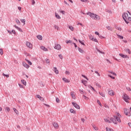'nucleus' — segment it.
Segmentation results:
<instances>
[{
	"instance_id": "34",
	"label": "nucleus",
	"mask_w": 131,
	"mask_h": 131,
	"mask_svg": "<svg viewBox=\"0 0 131 131\" xmlns=\"http://www.w3.org/2000/svg\"><path fill=\"white\" fill-rule=\"evenodd\" d=\"M97 103L99 105V106H100V107H102V104L101 103V102H100V100H97Z\"/></svg>"
},
{
	"instance_id": "32",
	"label": "nucleus",
	"mask_w": 131,
	"mask_h": 131,
	"mask_svg": "<svg viewBox=\"0 0 131 131\" xmlns=\"http://www.w3.org/2000/svg\"><path fill=\"white\" fill-rule=\"evenodd\" d=\"M20 21L21 23H24V25H25V22H26L25 19H21Z\"/></svg>"
},
{
	"instance_id": "9",
	"label": "nucleus",
	"mask_w": 131,
	"mask_h": 131,
	"mask_svg": "<svg viewBox=\"0 0 131 131\" xmlns=\"http://www.w3.org/2000/svg\"><path fill=\"white\" fill-rule=\"evenodd\" d=\"M53 125L54 128H56V129H58V128H59V125L58 124V123L54 122L53 123Z\"/></svg>"
},
{
	"instance_id": "37",
	"label": "nucleus",
	"mask_w": 131,
	"mask_h": 131,
	"mask_svg": "<svg viewBox=\"0 0 131 131\" xmlns=\"http://www.w3.org/2000/svg\"><path fill=\"white\" fill-rule=\"evenodd\" d=\"M16 23H17V24H18V25H20V20H19V19H16Z\"/></svg>"
},
{
	"instance_id": "4",
	"label": "nucleus",
	"mask_w": 131,
	"mask_h": 131,
	"mask_svg": "<svg viewBox=\"0 0 131 131\" xmlns=\"http://www.w3.org/2000/svg\"><path fill=\"white\" fill-rule=\"evenodd\" d=\"M123 99L125 101H126L127 103H128V101L130 100L129 97L127 96V95L124 94L123 95Z\"/></svg>"
},
{
	"instance_id": "2",
	"label": "nucleus",
	"mask_w": 131,
	"mask_h": 131,
	"mask_svg": "<svg viewBox=\"0 0 131 131\" xmlns=\"http://www.w3.org/2000/svg\"><path fill=\"white\" fill-rule=\"evenodd\" d=\"M86 15H88L92 18V19H93L94 20H96L97 21H99V20H100L101 17H100V16L98 14L92 13L91 12H88L86 13Z\"/></svg>"
},
{
	"instance_id": "7",
	"label": "nucleus",
	"mask_w": 131,
	"mask_h": 131,
	"mask_svg": "<svg viewBox=\"0 0 131 131\" xmlns=\"http://www.w3.org/2000/svg\"><path fill=\"white\" fill-rule=\"evenodd\" d=\"M26 45L27 47L29 49H32L33 45L32 43H31L30 42L27 41Z\"/></svg>"
},
{
	"instance_id": "42",
	"label": "nucleus",
	"mask_w": 131,
	"mask_h": 131,
	"mask_svg": "<svg viewBox=\"0 0 131 131\" xmlns=\"http://www.w3.org/2000/svg\"><path fill=\"white\" fill-rule=\"evenodd\" d=\"M0 54L1 55H3V54H4V51L2 49H0Z\"/></svg>"
},
{
	"instance_id": "36",
	"label": "nucleus",
	"mask_w": 131,
	"mask_h": 131,
	"mask_svg": "<svg viewBox=\"0 0 131 131\" xmlns=\"http://www.w3.org/2000/svg\"><path fill=\"white\" fill-rule=\"evenodd\" d=\"M93 127L94 128V129L95 130H98V129H99V128L98 127H97V126H93Z\"/></svg>"
},
{
	"instance_id": "54",
	"label": "nucleus",
	"mask_w": 131,
	"mask_h": 131,
	"mask_svg": "<svg viewBox=\"0 0 131 131\" xmlns=\"http://www.w3.org/2000/svg\"><path fill=\"white\" fill-rule=\"evenodd\" d=\"M95 73H96V74L98 75V76H100V74L99 73V72H98V71H95Z\"/></svg>"
},
{
	"instance_id": "57",
	"label": "nucleus",
	"mask_w": 131,
	"mask_h": 131,
	"mask_svg": "<svg viewBox=\"0 0 131 131\" xmlns=\"http://www.w3.org/2000/svg\"><path fill=\"white\" fill-rule=\"evenodd\" d=\"M97 51L99 52V53H100L101 54H104V52H102V51H100V50L97 49Z\"/></svg>"
},
{
	"instance_id": "14",
	"label": "nucleus",
	"mask_w": 131,
	"mask_h": 131,
	"mask_svg": "<svg viewBox=\"0 0 131 131\" xmlns=\"http://www.w3.org/2000/svg\"><path fill=\"white\" fill-rule=\"evenodd\" d=\"M40 49L41 50H42L43 51H44V52H48V51H49L48 50V49H47L46 47H45L44 46H41L40 47Z\"/></svg>"
},
{
	"instance_id": "17",
	"label": "nucleus",
	"mask_w": 131,
	"mask_h": 131,
	"mask_svg": "<svg viewBox=\"0 0 131 131\" xmlns=\"http://www.w3.org/2000/svg\"><path fill=\"white\" fill-rule=\"evenodd\" d=\"M62 80H63L64 82H66L67 83L70 82V80L67 79L66 78H63Z\"/></svg>"
},
{
	"instance_id": "53",
	"label": "nucleus",
	"mask_w": 131,
	"mask_h": 131,
	"mask_svg": "<svg viewBox=\"0 0 131 131\" xmlns=\"http://www.w3.org/2000/svg\"><path fill=\"white\" fill-rule=\"evenodd\" d=\"M106 28L108 30H111V27L110 26H107Z\"/></svg>"
},
{
	"instance_id": "62",
	"label": "nucleus",
	"mask_w": 131,
	"mask_h": 131,
	"mask_svg": "<svg viewBox=\"0 0 131 131\" xmlns=\"http://www.w3.org/2000/svg\"><path fill=\"white\" fill-rule=\"evenodd\" d=\"M117 29H118V30H119L120 31H121V28L120 27H117Z\"/></svg>"
},
{
	"instance_id": "5",
	"label": "nucleus",
	"mask_w": 131,
	"mask_h": 131,
	"mask_svg": "<svg viewBox=\"0 0 131 131\" xmlns=\"http://www.w3.org/2000/svg\"><path fill=\"white\" fill-rule=\"evenodd\" d=\"M124 112L125 115H126L127 116H130V112L129 110L125 108L124 110Z\"/></svg>"
},
{
	"instance_id": "46",
	"label": "nucleus",
	"mask_w": 131,
	"mask_h": 131,
	"mask_svg": "<svg viewBox=\"0 0 131 131\" xmlns=\"http://www.w3.org/2000/svg\"><path fill=\"white\" fill-rule=\"evenodd\" d=\"M82 77H84V78H85V79H86V80H89V78H88V77L83 75H82Z\"/></svg>"
},
{
	"instance_id": "51",
	"label": "nucleus",
	"mask_w": 131,
	"mask_h": 131,
	"mask_svg": "<svg viewBox=\"0 0 131 131\" xmlns=\"http://www.w3.org/2000/svg\"><path fill=\"white\" fill-rule=\"evenodd\" d=\"M56 101L57 103H60V99L59 98H57Z\"/></svg>"
},
{
	"instance_id": "58",
	"label": "nucleus",
	"mask_w": 131,
	"mask_h": 131,
	"mask_svg": "<svg viewBox=\"0 0 131 131\" xmlns=\"http://www.w3.org/2000/svg\"><path fill=\"white\" fill-rule=\"evenodd\" d=\"M108 76H110V77H111V78H112V79H115V77L112 76H111V75H108Z\"/></svg>"
},
{
	"instance_id": "33",
	"label": "nucleus",
	"mask_w": 131,
	"mask_h": 131,
	"mask_svg": "<svg viewBox=\"0 0 131 131\" xmlns=\"http://www.w3.org/2000/svg\"><path fill=\"white\" fill-rule=\"evenodd\" d=\"M66 43H73V42H72V40H66Z\"/></svg>"
},
{
	"instance_id": "22",
	"label": "nucleus",
	"mask_w": 131,
	"mask_h": 131,
	"mask_svg": "<svg viewBox=\"0 0 131 131\" xmlns=\"http://www.w3.org/2000/svg\"><path fill=\"white\" fill-rule=\"evenodd\" d=\"M13 110L16 114H17V115H19V112L18 111V110H17V109H16V108H13Z\"/></svg>"
},
{
	"instance_id": "63",
	"label": "nucleus",
	"mask_w": 131,
	"mask_h": 131,
	"mask_svg": "<svg viewBox=\"0 0 131 131\" xmlns=\"http://www.w3.org/2000/svg\"><path fill=\"white\" fill-rule=\"evenodd\" d=\"M32 5H34V4H35V1H34V0H32Z\"/></svg>"
},
{
	"instance_id": "26",
	"label": "nucleus",
	"mask_w": 131,
	"mask_h": 131,
	"mask_svg": "<svg viewBox=\"0 0 131 131\" xmlns=\"http://www.w3.org/2000/svg\"><path fill=\"white\" fill-rule=\"evenodd\" d=\"M106 131H114V130H113V129H112V128H111L110 127H107L106 128Z\"/></svg>"
},
{
	"instance_id": "15",
	"label": "nucleus",
	"mask_w": 131,
	"mask_h": 131,
	"mask_svg": "<svg viewBox=\"0 0 131 131\" xmlns=\"http://www.w3.org/2000/svg\"><path fill=\"white\" fill-rule=\"evenodd\" d=\"M81 82H82V83H83V84H84V85L85 86H86V84H88V81H85V80L82 79L81 80Z\"/></svg>"
},
{
	"instance_id": "50",
	"label": "nucleus",
	"mask_w": 131,
	"mask_h": 131,
	"mask_svg": "<svg viewBox=\"0 0 131 131\" xmlns=\"http://www.w3.org/2000/svg\"><path fill=\"white\" fill-rule=\"evenodd\" d=\"M58 57H59L60 59L62 60L63 59V56L61 54H60L58 55Z\"/></svg>"
},
{
	"instance_id": "20",
	"label": "nucleus",
	"mask_w": 131,
	"mask_h": 131,
	"mask_svg": "<svg viewBox=\"0 0 131 131\" xmlns=\"http://www.w3.org/2000/svg\"><path fill=\"white\" fill-rule=\"evenodd\" d=\"M70 111L71 113H73V114H76V111H75L72 108H71Z\"/></svg>"
},
{
	"instance_id": "35",
	"label": "nucleus",
	"mask_w": 131,
	"mask_h": 131,
	"mask_svg": "<svg viewBox=\"0 0 131 131\" xmlns=\"http://www.w3.org/2000/svg\"><path fill=\"white\" fill-rule=\"evenodd\" d=\"M26 61H27V62H28L29 65H32V62H31L30 61L26 59Z\"/></svg>"
},
{
	"instance_id": "11",
	"label": "nucleus",
	"mask_w": 131,
	"mask_h": 131,
	"mask_svg": "<svg viewBox=\"0 0 131 131\" xmlns=\"http://www.w3.org/2000/svg\"><path fill=\"white\" fill-rule=\"evenodd\" d=\"M23 66H24V67H25V68H27V69H28V68H29L30 67L29 65H28L25 62H23Z\"/></svg>"
},
{
	"instance_id": "24",
	"label": "nucleus",
	"mask_w": 131,
	"mask_h": 131,
	"mask_svg": "<svg viewBox=\"0 0 131 131\" xmlns=\"http://www.w3.org/2000/svg\"><path fill=\"white\" fill-rule=\"evenodd\" d=\"M55 17L57 18V19H61V16L58 14V13L55 12Z\"/></svg>"
},
{
	"instance_id": "23",
	"label": "nucleus",
	"mask_w": 131,
	"mask_h": 131,
	"mask_svg": "<svg viewBox=\"0 0 131 131\" xmlns=\"http://www.w3.org/2000/svg\"><path fill=\"white\" fill-rule=\"evenodd\" d=\"M37 38H38V39H39V40H42V36L40 35H37Z\"/></svg>"
},
{
	"instance_id": "64",
	"label": "nucleus",
	"mask_w": 131,
	"mask_h": 131,
	"mask_svg": "<svg viewBox=\"0 0 131 131\" xmlns=\"http://www.w3.org/2000/svg\"><path fill=\"white\" fill-rule=\"evenodd\" d=\"M74 43V46H75V49H76V48H77V45L76 43Z\"/></svg>"
},
{
	"instance_id": "8",
	"label": "nucleus",
	"mask_w": 131,
	"mask_h": 131,
	"mask_svg": "<svg viewBox=\"0 0 131 131\" xmlns=\"http://www.w3.org/2000/svg\"><path fill=\"white\" fill-rule=\"evenodd\" d=\"M72 104L76 109H80V106H79V105L77 104V103L75 102H72Z\"/></svg>"
},
{
	"instance_id": "61",
	"label": "nucleus",
	"mask_w": 131,
	"mask_h": 131,
	"mask_svg": "<svg viewBox=\"0 0 131 131\" xmlns=\"http://www.w3.org/2000/svg\"><path fill=\"white\" fill-rule=\"evenodd\" d=\"M18 85L19 86V88H20V89H23V85H21L20 84H18Z\"/></svg>"
},
{
	"instance_id": "39",
	"label": "nucleus",
	"mask_w": 131,
	"mask_h": 131,
	"mask_svg": "<svg viewBox=\"0 0 131 131\" xmlns=\"http://www.w3.org/2000/svg\"><path fill=\"white\" fill-rule=\"evenodd\" d=\"M89 38H90V39H91V40H92L94 38V37L92 35H89Z\"/></svg>"
},
{
	"instance_id": "40",
	"label": "nucleus",
	"mask_w": 131,
	"mask_h": 131,
	"mask_svg": "<svg viewBox=\"0 0 131 131\" xmlns=\"http://www.w3.org/2000/svg\"><path fill=\"white\" fill-rule=\"evenodd\" d=\"M92 41H95V42H98V39L96 38H94L92 39Z\"/></svg>"
},
{
	"instance_id": "25",
	"label": "nucleus",
	"mask_w": 131,
	"mask_h": 131,
	"mask_svg": "<svg viewBox=\"0 0 131 131\" xmlns=\"http://www.w3.org/2000/svg\"><path fill=\"white\" fill-rule=\"evenodd\" d=\"M69 28L71 31H74V27H72V26H69Z\"/></svg>"
},
{
	"instance_id": "1",
	"label": "nucleus",
	"mask_w": 131,
	"mask_h": 131,
	"mask_svg": "<svg viewBox=\"0 0 131 131\" xmlns=\"http://www.w3.org/2000/svg\"><path fill=\"white\" fill-rule=\"evenodd\" d=\"M121 115L118 112L115 113V115L113 116V118H111V121L114 123V124H117V123H121Z\"/></svg>"
},
{
	"instance_id": "16",
	"label": "nucleus",
	"mask_w": 131,
	"mask_h": 131,
	"mask_svg": "<svg viewBox=\"0 0 131 131\" xmlns=\"http://www.w3.org/2000/svg\"><path fill=\"white\" fill-rule=\"evenodd\" d=\"M78 51L80 53H81V54H84V51L82 49H81L79 47H78Z\"/></svg>"
},
{
	"instance_id": "19",
	"label": "nucleus",
	"mask_w": 131,
	"mask_h": 131,
	"mask_svg": "<svg viewBox=\"0 0 131 131\" xmlns=\"http://www.w3.org/2000/svg\"><path fill=\"white\" fill-rule=\"evenodd\" d=\"M54 69V71L55 72V73H56V74H59V71H58V69H57V68L54 67L53 68Z\"/></svg>"
},
{
	"instance_id": "52",
	"label": "nucleus",
	"mask_w": 131,
	"mask_h": 131,
	"mask_svg": "<svg viewBox=\"0 0 131 131\" xmlns=\"http://www.w3.org/2000/svg\"><path fill=\"white\" fill-rule=\"evenodd\" d=\"M46 63H50V60H49V59L46 58Z\"/></svg>"
},
{
	"instance_id": "45",
	"label": "nucleus",
	"mask_w": 131,
	"mask_h": 131,
	"mask_svg": "<svg viewBox=\"0 0 131 131\" xmlns=\"http://www.w3.org/2000/svg\"><path fill=\"white\" fill-rule=\"evenodd\" d=\"M60 13H61L62 15H65V11H59Z\"/></svg>"
},
{
	"instance_id": "28",
	"label": "nucleus",
	"mask_w": 131,
	"mask_h": 131,
	"mask_svg": "<svg viewBox=\"0 0 131 131\" xmlns=\"http://www.w3.org/2000/svg\"><path fill=\"white\" fill-rule=\"evenodd\" d=\"M21 81L24 85H26V81L25 80H21Z\"/></svg>"
},
{
	"instance_id": "31",
	"label": "nucleus",
	"mask_w": 131,
	"mask_h": 131,
	"mask_svg": "<svg viewBox=\"0 0 131 131\" xmlns=\"http://www.w3.org/2000/svg\"><path fill=\"white\" fill-rule=\"evenodd\" d=\"M79 92L80 94H82V95H84V94H85V92H83V91L81 89L79 90Z\"/></svg>"
},
{
	"instance_id": "59",
	"label": "nucleus",
	"mask_w": 131,
	"mask_h": 131,
	"mask_svg": "<svg viewBox=\"0 0 131 131\" xmlns=\"http://www.w3.org/2000/svg\"><path fill=\"white\" fill-rule=\"evenodd\" d=\"M12 33H13L14 34H16V31L14 30H12Z\"/></svg>"
},
{
	"instance_id": "56",
	"label": "nucleus",
	"mask_w": 131,
	"mask_h": 131,
	"mask_svg": "<svg viewBox=\"0 0 131 131\" xmlns=\"http://www.w3.org/2000/svg\"><path fill=\"white\" fill-rule=\"evenodd\" d=\"M81 120L82 122H83V123H84V121H85V119H84V118H81Z\"/></svg>"
},
{
	"instance_id": "38",
	"label": "nucleus",
	"mask_w": 131,
	"mask_h": 131,
	"mask_svg": "<svg viewBox=\"0 0 131 131\" xmlns=\"http://www.w3.org/2000/svg\"><path fill=\"white\" fill-rule=\"evenodd\" d=\"M6 111H7V112H10V108H9V107H6L5 108Z\"/></svg>"
},
{
	"instance_id": "30",
	"label": "nucleus",
	"mask_w": 131,
	"mask_h": 131,
	"mask_svg": "<svg viewBox=\"0 0 131 131\" xmlns=\"http://www.w3.org/2000/svg\"><path fill=\"white\" fill-rule=\"evenodd\" d=\"M104 121L107 122V123H111V122L107 119H104Z\"/></svg>"
},
{
	"instance_id": "41",
	"label": "nucleus",
	"mask_w": 131,
	"mask_h": 131,
	"mask_svg": "<svg viewBox=\"0 0 131 131\" xmlns=\"http://www.w3.org/2000/svg\"><path fill=\"white\" fill-rule=\"evenodd\" d=\"M95 34H96V35H98L99 37H101V35H100V34L98 32H95Z\"/></svg>"
},
{
	"instance_id": "49",
	"label": "nucleus",
	"mask_w": 131,
	"mask_h": 131,
	"mask_svg": "<svg viewBox=\"0 0 131 131\" xmlns=\"http://www.w3.org/2000/svg\"><path fill=\"white\" fill-rule=\"evenodd\" d=\"M3 76H6L7 78L9 77V75H6L4 73L3 74Z\"/></svg>"
},
{
	"instance_id": "47",
	"label": "nucleus",
	"mask_w": 131,
	"mask_h": 131,
	"mask_svg": "<svg viewBox=\"0 0 131 131\" xmlns=\"http://www.w3.org/2000/svg\"><path fill=\"white\" fill-rule=\"evenodd\" d=\"M83 97L84 100H89V98L88 97L85 96V95H83Z\"/></svg>"
},
{
	"instance_id": "10",
	"label": "nucleus",
	"mask_w": 131,
	"mask_h": 131,
	"mask_svg": "<svg viewBox=\"0 0 131 131\" xmlns=\"http://www.w3.org/2000/svg\"><path fill=\"white\" fill-rule=\"evenodd\" d=\"M108 94L110 95V96H114L115 95V93L112 90H110L108 91Z\"/></svg>"
},
{
	"instance_id": "43",
	"label": "nucleus",
	"mask_w": 131,
	"mask_h": 131,
	"mask_svg": "<svg viewBox=\"0 0 131 131\" xmlns=\"http://www.w3.org/2000/svg\"><path fill=\"white\" fill-rule=\"evenodd\" d=\"M79 42H80V43H81V45H82L83 46H84V43L83 42H82V41L80 40H78Z\"/></svg>"
},
{
	"instance_id": "6",
	"label": "nucleus",
	"mask_w": 131,
	"mask_h": 131,
	"mask_svg": "<svg viewBox=\"0 0 131 131\" xmlns=\"http://www.w3.org/2000/svg\"><path fill=\"white\" fill-rule=\"evenodd\" d=\"M54 49L57 50L58 51H60V50L61 49V45L59 44H55Z\"/></svg>"
},
{
	"instance_id": "48",
	"label": "nucleus",
	"mask_w": 131,
	"mask_h": 131,
	"mask_svg": "<svg viewBox=\"0 0 131 131\" xmlns=\"http://www.w3.org/2000/svg\"><path fill=\"white\" fill-rule=\"evenodd\" d=\"M66 74H67V75H69L70 74V72L68 71H66Z\"/></svg>"
},
{
	"instance_id": "21",
	"label": "nucleus",
	"mask_w": 131,
	"mask_h": 131,
	"mask_svg": "<svg viewBox=\"0 0 131 131\" xmlns=\"http://www.w3.org/2000/svg\"><path fill=\"white\" fill-rule=\"evenodd\" d=\"M119 56H120V57H121L122 58H127V55H125L121 53L119 54Z\"/></svg>"
},
{
	"instance_id": "13",
	"label": "nucleus",
	"mask_w": 131,
	"mask_h": 131,
	"mask_svg": "<svg viewBox=\"0 0 131 131\" xmlns=\"http://www.w3.org/2000/svg\"><path fill=\"white\" fill-rule=\"evenodd\" d=\"M71 96H72V99H73L74 100H75L76 99L75 94H74V92H71Z\"/></svg>"
},
{
	"instance_id": "60",
	"label": "nucleus",
	"mask_w": 131,
	"mask_h": 131,
	"mask_svg": "<svg viewBox=\"0 0 131 131\" xmlns=\"http://www.w3.org/2000/svg\"><path fill=\"white\" fill-rule=\"evenodd\" d=\"M54 27L55 29H57V30L59 29V27H58V26H55Z\"/></svg>"
},
{
	"instance_id": "3",
	"label": "nucleus",
	"mask_w": 131,
	"mask_h": 131,
	"mask_svg": "<svg viewBox=\"0 0 131 131\" xmlns=\"http://www.w3.org/2000/svg\"><path fill=\"white\" fill-rule=\"evenodd\" d=\"M123 19L124 20L125 22H126V24H128V21H126V20H129V21H131V17H128V14L127 13H124L122 15Z\"/></svg>"
},
{
	"instance_id": "27",
	"label": "nucleus",
	"mask_w": 131,
	"mask_h": 131,
	"mask_svg": "<svg viewBox=\"0 0 131 131\" xmlns=\"http://www.w3.org/2000/svg\"><path fill=\"white\" fill-rule=\"evenodd\" d=\"M99 95L101 96L103 98H105V94L103 92H99Z\"/></svg>"
},
{
	"instance_id": "55",
	"label": "nucleus",
	"mask_w": 131,
	"mask_h": 131,
	"mask_svg": "<svg viewBox=\"0 0 131 131\" xmlns=\"http://www.w3.org/2000/svg\"><path fill=\"white\" fill-rule=\"evenodd\" d=\"M90 88H91L92 91H94V92H96V90H95V89H94V88H93L92 86H90Z\"/></svg>"
},
{
	"instance_id": "18",
	"label": "nucleus",
	"mask_w": 131,
	"mask_h": 131,
	"mask_svg": "<svg viewBox=\"0 0 131 131\" xmlns=\"http://www.w3.org/2000/svg\"><path fill=\"white\" fill-rule=\"evenodd\" d=\"M14 27L17 29V30H19L20 31V32H23V30H21V28H20L19 27H18V26L15 25Z\"/></svg>"
},
{
	"instance_id": "29",
	"label": "nucleus",
	"mask_w": 131,
	"mask_h": 131,
	"mask_svg": "<svg viewBox=\"0 0 131 131\" xmlns=\"http://www.w3.org/2000/svg\"><path fill=\"white\" fill-rule=\"evenodd\" d=\"M125 51L126 52V53H128L129 54H131L130 50H129V49H125Z\"/></svg>"
},
{
	"instance_id": "12",
	"label": "nucleus",
	"mask_w": 131,
	"mask_h": 131,
	"mask_svg": "<svg viewBox=\"0 0 131 131\" xmlns=\"http://www.w3.org/2000/svg\"><path fill=\"white\" fill-rule=\"evenodd\" d=\"M36 97H37V98H38V99H39L40 100V101H41V102H43L45 99H43V97H41L40 95H37L36 96Z\"/></svg>"
},
{
	"instance_id": "44",
	"label": "nucleus",
	"mask_w": 131,
	"mask_h": 131,
	"mask_svg": "<svg viewBox=\"0 0 131 131\" xmlns=\"http://www.w3.org/2000/svg\"><path fill=\"white\" fill-rule=\"evenodd\" d=\"M118 37L120 38L121 39H123V36L120 35H118Z\"/></svg>"
}]
</instances>
